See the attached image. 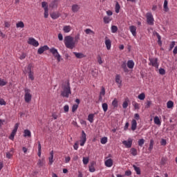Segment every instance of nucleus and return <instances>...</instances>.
<instances>
[{
	"mask_svg": "<svg viewBox=\"0 0 177 177\" xmlns=\"http://www.w3.org/2000/svg\"><path fill=\"white\" fill-rule=\"evenodd\" d=\"M64 44L68 49H74L75 48V41H74V38L71 36L64 37Z\"/></svg>",
	"mask_w": 177,
	"mask_h": 177,
	"instance_id": "f257e3e1",
	"label": "nucleus"
},
{
	"mask_svg": "<svg viewBox=\"0 0 177 177\" xmlns=\"http://www.w3.org/2000/svg\"><path fill=\"white\" fill-rule=\"evenodd\" d=\"M63 91H61V96L62 97H69L71 95V87L70 86V82L67 81L66 85L62 86Z\"/></svg>",
	"mask_w": 177,
	"mask_h": 177,
	"instance_id": "f03ea898",
	"label": "nucleus"
},
{
	"mask_svg": "<svg viewBox=\"0 0 177 177\" xmlns=\"http://www.w3.org/2000/svg\"><path fill=\"white\" fill-rule=\"evenodd\" d=\"M24 92H25V95H24L25 102L26 103H30L31 102V99H32V95L30 93L31 90H30V88H25Z\"/></svg>",
	"mask_w": 177,
	"mask_h": 177,
	"instance_id": "7ed1b4c3",
	"label": "nucleus"
},
{
	"mask_svg": "<svg viewBox=\"0 0 177 177\" xmlns=\"http://www.w3.org/2000/svg\"><path fill=\"white\" fill-rule=\"evenodd\" d=\"M50 53H52V55H53L54 57L57 59L58 62H61V60L62 59V56L60 55V54H59L57 49L55 48H50Z\"/></svg>",
	"mask_w": 177,
	"mask_h": 177,
	"instance_id": "20e7f679",
	"label": "nucleus"
},
{
	"mask_svg": "<svg viewBox=\"0 0 177 177\" xmlns=\"http://www.w3.org/2000/svg\"><path fill=\"white\" fill-rule=\"evenodd\" d=\"M147 23L149 26H154V18L153 17V14H151V12L147 13Z\"/></svg>",
	"mask_w": 177,
	"mask_h": 177,
	"instance_id": "39448f33",
	"label": "nucleus"
},
{
	"mask_svg": "<svg viewBox=\"0 0 177 177\" xmlns=\"http://www.w3.org/2000/svg\"><path fill=\"white\" fill-rule=\"evenodd\" d=\"M149 66H152L153 67H156V68H158V58H149Z\"/></svg>",
	"mask_w": 177,
	"mask_h": 177,
	"instance_id": "423d86ee",
	"label": "nucleus"
},
{
	"mask_svg": "<svg viewBox=\"0 0 177 177\" xmlns=\"http://www.w3.org/2000/svg\"><path fill=\"white\" fill-rule=\"evenodd\" d=\"M19 123H16L14 127V129L12 130L10 136H9V139L10 140H15V136H16V133H17V129H19Z\"/></svg>",
	"mask_w": 177,
	"mask_h": 177,
	"instance_id": "0eeeda50",
	"label": "nucleus"
},
{
	"mask_svg": "<svg viewBox=\"0 0 177 177\" xmlns=\"http://www.w3.org/2000/svg\"><path fill=\"white\" fill-rule=\"evenodd\" d=\"M28 44L29 45H32V46H35V48H37V46H39V43L38 42V41L35 40V39H34L33 37H30L28 39Z\"/></svg>",
	"mask_w": 177,
	"mask_h": 177,
	"instance_id": "6e6552de",
	"label": "nucleus"
},
{
	"mask_svg": "<svg viewBox=\"0 0 177 177\" xmlns=\"http://www.w3.org/2000/svg\"><path fill=\"white\" fill-rule=\"evenodd\" d=\"M86 142V133H85V131L83 130L82 131V136L80 138V146H84Z\"/></svg>",
	"mask_w": 177,
	"mask_h": 177,
	"instance_id": "1a4fd4ad",
	"label": "nucleus"
},
{
	"mask_svg": "<svg viewBox=\"0 0 177 177\" xmlns=\"http://www.w3.org/2000/svg\"><path fill=\"white\" fill-rule=\"evenodd\" d=\"M132 139L129 138L128 140L122 141V145H124L127 149H131L132 147Z\"/></svg>",
	"mask_w": 177,
	"mask_h": 177,
	"instance_id": "9d476101",
	"label": "nucleus"
},
{
	"mask_svg": "<svg viewBox=\"0 0 177 177\" xmlns=\"http://www.w3.org/2000/svg\"><path fill=\"white\" fill-rule=\"evenodd\" d=\"M45 50H49V46H48V45H45L39 48V49L37 50V54L42 55V53H44Z\"/></svg>",
	"mask_w": 177,
	"mask_h": 177,
	"instance_id": "9b49d317",
	"label": "nucleus"
},
{
	"mask_svg": "<svg viewBox=\"0 0 177 177\" xmlns=\"http://www.w3.org/2000/svg\"><path fill=\"white\" fill-rule=\"evenodd\" d=\"M105 45L108 50L111 49V40L107 37H105Z\"/></svg>",
	"mask_w": 177,
	"mask_h": 177,
	"instance_id": "f8f14e48",
	"label": "nucleus"
},
{
	"mask_svg": "<svg viewBox=\"0 0 177 177\" xmlns=\"http://www.w3.org/2000/svg\"><path fill=\"white\" fill-rule=\"evenodd\" d=\"M80 9H81V7H80L78 4L72 5L71 10L73 12V13H77V12L80 11Z\"/></svg>",
	"mask_w": 177,
	"mask_h": 177,
	"instance_id": "ddd939ff",
	"label": "nucleus"
},
{
	"mask_svg": "<svg viewBox=\"0 0 177 177\" xmlns=\"http://www.w3.org/2000/svg\"><path fill=\"white\" fill-rule=\"evenodd\" d=\"M105 166L108 167V168H111V167H113V159L109 158L104 162Z\"/></svg>",
	"mask_w": 177,
	"mask_h": 177,
	"instance_id": "4468645a",
	"label": "nucleus"
},
{
	"mask_svg": "<svg viewBox=\"0 0 177 177\" xmlns=\"http://www.w3.org/2000/svg\"><path fill=\"white\" fill-rule=\"evenodd\" d=\"M138 127V122L136 120L133 119L131 121V131H136V128Z\"/></svg>",
	"mask_w": 177,
	"mask_h": 177,
	"instance_id": "2eb2a0df",
	"label": "nucleus"
},
{
	"mask_svg": "<svg viewBox=\"0 0 177 177\" xmlns=\"http://www.w3.org/2000/svg\"><path fill=\"white\" fill-rule=\"evenodd\" d=\"M130 32H131L133 37H136V26H131L129 27Z\"/></svg>",
	"mask_w": 177,
	"mask_h": 177,
	"instance_id": "dca6fc26",
	"label": "nucleus"
},
{
	"mask_svg": "<svg viewBox=\"0 0 177 177\" xmlns=\"http://www.w3.org/2000/svg\"><path fill=\"white\" fill-rule=\"evenodd\" d=\"M50 16L53 19V20H56V19H59V17H60V14L59 12H52L50 14Z\"/></svg>",
	"mask_w": 177,
	"mask_h": 177,
	"instance_id": "f3484780",
	"label": "nucleus"
},
{
	"mask_svg": "<svg viewBox=\"0 0 177 177\" xmlns=\"http://www.w3.org/2000/svg\"><path fill=\"white\" fill-rule=\"evenodd\" d=\"M73 55H75L77 59H82L85 57V55L82 53L73 52Z\"/></svg>",
	"mask_w": 177,
	"mask_h": 177,
	"instance_id": "a211bd4d",
	"label": "nucleus"
},
{
	"mask_svg": "<svg viewBox=\"0 0 177 177\" xmlns=\"http://www.w3.org/2000/svg\"><path fill=\"white\" fill-rule=\"evenodd\" d=\"M24 138H31V131L28 129H26L24 131Z\"/></svg>",
	"mask_w": 177,
	"mask_h": 177,
	"instance_id": "6ab92c4d",
	"label": "nucleus"
},
{
	"mask_svg": "<svg viewBox=\"0 0 177 177\" xmlns=\"http://www.w3.org/2000/svg\"><path fill=\"white\" fill-rule=\"evenodd\" d=\"M127 67L129 68H133L135 67V62L133 60H129L127 62Z\"/></svg>",
	"mask_w": 177,
	"mask_h": 177,
	"instance_id": "aec40b11",
	"label": "nucleus"
},
{
	"mask_svg": "<svg viewBox=\"0 0 177 177\" xmlns=\"http://www.w3.org/2000/svg\"><path fill=\"white\" fill-rule=\"evenodd\" d=\"M49 164L50 165H52L53 164V151H51L50 152V156L48 158Z\"/></svg>",
	"mask_w": 177,
	"mask_h": 177,
	"instance_id": "412c9836",
	"label": "nucleus"
},
{
	"mask_svg": "<svg viewBox=\"0 0 177 177\" xmlns=\"http://www.w3.org/2000/svg\"><path fill=\"white\" fill-rule=\"evenodd\" d=\"M121 68L124 70V73H128V71H129L128 70V68L127 67V62H123L122 63Z\"/></svg>",
	"mask_w": 177,
	"mask_h": 177,
	"instance_id": "4be33fe9",
	"label": "nucleus"
},
{
	"mask_svg": "<svg viewBox=\"0 0 177 177\" xmlns=\"http://www.w3.org/2000/svg\"><path fill=\"white\" fill-rule=\"evenodd\" d=\"M155 35H156V37L158 38V45H160L161 46L162 45V41H161V36L157 32H155Z\"/></svg>",
	"mask_w": 177,
	"mask_h": 177,
	"instance_id": "5701e85b",
	"label": "nucleus"
},
{
	"mask_svg": "<svg viewBox=\"0 0 177 177\" xmlns=\"http://www.w3.org/2000/svg\"><path fill=\"white\" fill-rule=\"evenodd\" d=\"M153 121L156 125H161V120H160V118H158V116H155Z\"/></svg>",
	"mask_w": 177,
	"mask_h": 177,
	"instance_id": "b1692460",
	"label": "nucleus"
},
{
	"mask_svg": "<svg viewBox=\"0 0 177 177\" xmlns=\"http://www.w3.org/2000/svg\"><path fill=\"white\" fill-rule=\"evenodd\" d=\"M115 83L118 84L119 85H121V84H122V81L121 80V76H120V75H117L115 76Z\"/></svg>",
	"mask_w": 177,
	"mask_h": 177,
	"instance_id": "393cba45",
	"label": "nucleus"
},
{
	"mask_svg": "<svg viewBox=\"0 0 177 177\" xmlns=\"http://www.w3.org/2000/svg\"><path fill=\"white\" fill-rule=\"evenodd\" d=\"M133 168L134 169V171L136 172L137 175H140L141 174L140 167L133 165Z\"/></svg>",
	"mask_w": 177,
	"mask_h": 177,
	"instance_id": "a878e982",
	"label": "nucleus"
},
{
	"mask_svg": "<svg viewBox=\"0 0 177 177\" xmlns=\"http://www.w3.org/2000/svg\"><path fill=\"white\" fill-rule=\"evenodd\" d=\"M63 31L64 32H70V31H71V26H64L63 28Z\"/></svg>",
	"mask_w": 177,
	"mask_h": 177,
	"instance_id": "bb28decb",
	"label": "nucleus"
},
{
	"mask_svg": "<svg viewBox=\"0 0 177 177\" xmlns=\"http://www.w3.org/2000/svg\"><path fill=\"white\" fill-rule=\"evenodd\" d=\"M17 28H24V23L21 21H19L16 24Z\"/></svg>",
	"mask_w": 177,
	"mask_h": 177,
	"instance_id": "cd10ccee",
	"label": "nucleus"
},
{
	"mask_svg": "<svg viewBox=\"0 0 177 177\" xmlns=\"http://www.w3.org/2000/svg\"><path fill=\"white\" fill-rule=\"evenodd\" d=\"M93 118H95V114L91 113L88 115V121L92 124L93 122Z\"/></svg>",
	"mask_w": 177,
	"mask_h": 177,
	"instance_id": "c85d7f7f",
	"label": "nucleus"
},
{
	"mask_svg": "<svg viewBox=\"0 0 177 177\" xmlns=\"http://www.w3.org/2000/svg\"><path fill=\"white\" fill-rule=\"evenodd\" d=\"M163 8L165 9V12H168L169 10V8H168V1L165 0Z\"/></svg>",
	"mask_w": 177,
	"mask_h": 177,
	"instance_id": "c756f323",
	"label": "nucleus"
},
{
	"mask_svg": "<svg viewBox=\"0 0 177 177\" xmlns=\"http://www.w3.org/2000/svg\"><path fill=\"white\" fill-rule=\"evenodd\" d=\"M120 9H121V6L120 3L117 1L115 7V13H120Z\"/></svg>",
	"mask_w": 177,
	"mask_h": 177,
	"instance_id": "7c9ffc66",
	"label": "nucleus"
},
{
	"mask_svg": "<svg viewBox=\"0 0 177 177\" xmlns=\"http://www.w3.org/2000/svg\"><path fill=\"white\" fill-rule=\"evenodd\" d=\"M130 153L133 156H138V150L136 148H131L130 150Z\"/></svg>",
	"mask_w": 177,
	"mask_h": 177,
	"instance_id": "2f4dec72",
	"label": "nucleus"
},
{
	"mask_svg": "<svg viewBox=\"0 0 177 177\" xmlns=\"http://www.w3.org/2000/svg\"><path fill=\"white\" fill-rule=\"evenodd\" d=\"M167 109H172V107H174V102L171 100L168 101L167 103Z\"/></svg>",
	"mask_w": 177,
	"mask_h": 177,
	"instance_id": "473e14b6",
	"label": "nucleus"
},
{
	"mask_svg": "<svg viewBox=\"0 0 177 177\" xmlns=\"http://www.w3.org/2000/svg\"><path fill=\"white\" fill-rule=\"evenodd\" d=\"M44 17L45 19H48L49 17V8H46L44 10Z\"/></svg>",
	"mask_w": 177,
	"mask_h": 177,
	"instance_id": "72a5a7b5",
	"label": "nucleus"
},
{
	"mask_svg": "<svg viewBox=\"0 0 177 177\" xmlns=\"http://www.w3.org/2000/svg\"><path fill=\"white\" fill-rule=\"evenodd\" d=\"M153 146H154V140H150L149 150L151 151L153 150Z\"/></svg>",
	"mask_w": 177,
	"mask_h": 177,
	"instance_id": "f704fd0d",
	"label": "nucleus"
},
{
	"mask_svg": "<svg viewBox=\"0 0 177 177\" xmlns=\"http://www.w3.org/2000/svg\"><path fill=\"white\" fill-rule=\"evenodd\" d=\"M102 109L104 111V113H106L107 110H109V105L107 104V103L102 104Z\"/></svg>",
	"mask_w": 177,
	"mask_h": 177,
	"instance_id": "c9c22d12",
	"label": "nucleus"
},
{
	"mask_svg": "<svg viewBox=\"0 0 177 177\" xmlns=\"http://www.w3.org/2000/svg\"><path fill=\"white\" fill-rule=\"evenodd\" d=\"M111 21V19H110V17H104V23L105 24H109Z\"/></svg>",
	"mask_w": 177,
	"mask_h": 177,
	"instance_id": "e433bc0d",
	"label": "nucleus"
},
{
	"mask_svg": "<svg viewBox=\"0 0 177 177\" xmlns=\"http://www.w3.org/2000/svg\"><path fill=\"white\" fill-rule=\"evenodd\" d=\"M143 145H145V139H140L138 140V146H140V147H143Z\"/></svg>",
	"mask_w": 177,
	"mask_h": 177,
	"instance_id": "4c0bfd02",
	"label": "nucleus"
},
{
	"mask_svg": "<svg viewBox=\"0 0 177 177\" xmlns=\"http://www.w3.org/2000/svg\"><path fill=\"white\" fill-rule=\"evenodd\" d=\"M84 32H86V34L87 35H89V34H92L93 35H94L95 34V32H93V30L89 29V28H87L84 30Z\"/></svg>",
	"mask_w": 177,
	"mask_h": 177,
	"instance_id": "58836bf2",
	"label": "nucleus"
},
{
	"mask_svg": "<svg viewBox=\"0 0 177 177\" xmlns=\"http://www.w3.org/2000/svg\"><path fill=\"white\" fill-rule=\"evenodd\" d=\"M89 162V158L88 157H83V164L84 165H87V164Z\"/></svg>",
	"mask_w": 177,
	"mask_h": 177,
	"instance_id": "ea45409f",
	"label": "nucleus"
},
{
	"mask_svg": "<svg viewBox=\"0 0 177 177\" xmlns=\"http://www.w3.org/2000/svg\"><path fill=\"white\" fill-rule=\"evenodd\" d=\"M117 31H118V28L115 26H111V32H113V34L117 32Z\"/></svg>",
	"mask_w": 177,
	"mask_h": 177,
	"instance_id": "a19ab883",
	"label": "nucleus"
},
{
	"mask_svg": "<svg viewBox=\"0 0 177 177\" xmlns=\"http://www.w3.org/2000/svg\"><path fill=\"white\" fill-rule=\"evenodd\" d=\"M112 106L113 107H118V101L115 98L112 102Z\"/></svg>",
	"mask_w": 177,
	"mask_h": 177,
	"instance_id": "79ce46f5",
	"label": "nucleus"
},
{
	"mask_svg": "<svg viewBox=\"0 0 177 177\" xmlns=\"http://www.w3.org/2000/svg\"><path fill=\"white\" fill-rule=\"evenodd\" d=\"M77 109H78V104H73L72 106V113H75Z\"/></svg>",
	"mask_w": 177,
	"mask_h": 177,
	"instance_id": "37998d69",
	"label": "nucleus"
},
{
	"mask_svg": "<svg viewBox=\"0 0 177 177\" xmlns=\"http://www.w3.org/2000/svg\"><path fill=\"white\" fill-rule=\"evenodd\" d=\"M102 145H106L107 143V137H103L100 140Z\"/></svg>",
	"mask_w": 177,
	"mask_h": 177,
	"instance_id": "c03bdc74",
	"label": "nucleus"
},
{
	"mask_svg": "<svg viewBox=\"0 0 177 177\" xmlns=\"http://www.w3.org/2000/svg\"><path fill=\"white\" fill-rule=\"evenodd\" d=\"M145 97H146V95H145L144 93H142L138 95V99H140V100H145Z\"/></svg>",
	"mask_w": 177,
	"mask_h": 177,
	"instance_id": "a18cd8bd",
	"label": "nucleus"
},
{
	"mask_svg": "<svg viewBox=\"0 0 177 177\" xmlns=\"http://www.w3.org/2000/svg\"><path fill=\"white\" fill-rule=\"evenodd\" d=\"M28 77L31 81H34V72H29L28 73Z\"/></svg>",
	"mask_w": 177,
	"mask_h": 177,
	"instance_id": "49530a36",
	"label": "nucleus"
},
{
	"mask_svg": "<svg viewBox=\"0 0 177 177\" xmlns=\"http://www.w3.org/2000/svg\"><path fill=\"white\" fill-rule=\"evenodd\" d=\"M32 64H29L28 67H27V70H28V73H32Z\"/></svg>",
	"mask_w": 177,
	"mask_h": 177,
	"instance_id": "de8ad7c7",
	"label": "nucleus"
},
{
	"mask_svg": "<svg viewBox=\"0 0 177 177\" xmlns=\"http://www.w3.org/2000/svg\"><path fill=\"white\" fill-rule=\"evenodd\" d=\"M167 158H162L160 161L161 165H165V164H167Z\"/></svg>",
	"mask_w": 177,
	"mask_h": 177,
	"instance_id": "09e8293b",
	"label": "nucleus"
},
{
	"mask_svg": "<svg viewBox=\"0 0 177 177\" xmlns=\"http://www.w3.org/2000/svg\"><path fill=\"white\" fill-rule=\"evenodd\" d=\"M100 95L102 96H104V95H106V89H104V87H102Z\"/></svg>",
	"mask_w": 177,
	"mask_h": 177,
	"instance_id": "8fccbe9b",
	"label": "nucleus"
},
{
	"mask_svg": "<svg viewBox=\"0 0 177 177\" xmlns=\"http://www.w3.org/2000/svg\"><path fill=\"white\" fill-rule=\"evenodd\" d=\"M41 6L44 10L48 8V3L46 1L41 2Z\"/></svg>",
	"mask_w": 177,
	"mask_h": 177,
	"instance_id": "3c124183",
	"label": "nucleus"
},
{
	"mask_svg": "<svg viewBox=\"0 0 177 177\" xmlns=\"http://www.w3.org/2000/svg\"><path fill=\"white\" fill-rule=\"evenodd\" d=\"M159 74H160L161 75H165V69L160 68L159 69Z\"/></svg>",
	"mask_w": 177,
	"mask_h": 177,
	"instance_id": "603ef678",
	"label": "nucleus"
},
{
	"mask_svg": "<svg viewBox=\"0 0 177 177\" xmlns=\"http://www.w3.org/2000/svg\"><path fill=\"white\" fill-rule=\"evenodd\" d=\"M0 104L1 106H6V102L3 98H0Z\"/></svg>",
	"mask_w": 177,
	"mask_h": 177,
	"instance_id": "864d4df0",
	"label": "nucleus"
},
{
	"mask_svg": "<svg viewBox=\"0 0 177 177\" xmlns=\"http://www.w3.org/2000/svg\"><path fill=\"white\" fill-rule=\"evenodd\" d=\"M133 106L135 110H139V109H140L139 104H138L137 102H134V104H133Z\"/></svg>",
	"mask_w": 177,
	"mask_h": 177,
	"instance_id": "5fc2aeb1",
	"label": "nucleus"
},
{
	"mask_svg": "<svg viewBox=\"0 0 177 177\" xmlns=\"http://www.w3.org/2000/svg\"><path fill=\"white\" fill-rule=\"evenodd\" d=\"M174 47H175V41H171V43L170 44V46H169V50L174 49Z\"/></svg>",
	"mask_w": 177,
	"mask_h": 177,
	"instance_id": "6e6d98bb",
	"label": "nucleus"
},
{
	"mask_svg": "<svg viewBox=\"0 0 177 177\" xmlns=\"http://www.w3.org/2000/svg\"><path fill=\"white\" fill-rule=\"evenodd\" d=\"M132 175V171L131 170H127L125 171L126 176H131Z\"/></svg>",
	"mask_w": 177,
	"mask_h": 177,
	"instance_id": "4d7b16f0",
	"label": "nucleus"
},
{
	"mask_svg": "<svg viewBox=\"0 0 177 177\" xmlns=\"http://www.w3.org/2000/svg\"><path fill=\"white\" fill-rule=\"evenodd\" d=\"M160 145L162 146H165L167 145V140L162 139L161 141H160Z\"/></svg>",
	"mask_w": 177,
	"mask_h": 177,
	"instance_id": "13d9d810",
	"label": "nucleus"
},
{
	"mask_svg": "<svg viewBox=\"0 0 177 177\" xmlns=\"http://www.w3.org/2000/svg\"><path fill=\"white\" fill-rule=\"evenodd\" d=\"M88 169L91 172H95V167L92 165L88 167Z\"/></svg>",
	"mask_w": 177,
	"mask_h": 177,
	"instance_id": "bf43d9fd",
	"label": "nucleus"
},
{
	"mask_svg": "<svg viewBox=\"0 0 177 177\" xmlns=\"http://www.w3.org/2000/svg\"><path fill=\"white\" fill-rule=\"evenodd\" d=\"M123 109H127L128 107V101H124L122 104Z\"/></svg>",
	"mask_w": 177,
	"mask_h": 177,
	"instance_id": "052dcab7",
	"label": "nucleus"
},
{
	"mask_svg": "<svg viewBox=\"0 0 177 177\" xmlns=\"http://www.w3.org/2000/svg\"><path fill=\"white\" fill-rule=\"evenodd\" d=\"M37 165H39V167H44V162L41 160H39L37 162Z\"/></svg>",
	"mask_w": 177,
	"mask_h": 177,
	"instance_id": "680f3d73",
	"label": "nucleus"
},
{
	"mask_svg": "<svg viewBox=\"0 0 177 177\" xmlns=\"http://www.w3.org/2000/svg\"><path fill=\"white\" fill-rule=\"evenodd\" d=\"M97 62L99 64H102L103 63V61H102V57H100V55H98L97 57Z\"/></svg>",
	"mask_w": 177,
	"mask_h": 177,
	"instance_id": "e2e57ef3",
	"label": "nucleus"
},
{
	"mask_svg": "<svg viewBox=\"0 0 177 177\" xmlns=\"http://www.w3.org/2000/svg\"><path fill=\"white\" fill-rule=\"evenodd\" d=\"M68 110H69L68 105H65L64 106V111H65V113H68Z\"/></svg>",
	"mask_w": 177,
	"mask_h": 177,
	"instance_id": "0e129e2a",
	"label": "nucleus"
},
{
	"mask_svg": "<svg viewBox=\"0 0 177 177\" xmlns=\"http://www.w3.org/2000/svg\"><path fill=\"white\" fill-rule=\"evenodd\" d=\"M26 56L25 53H22L19 57L20 60H24V59H26Z\"/></svg>",
	"mask_w": 177,
	"mask_h": 177,
	"instance_id": "69168bd1",
	"label": "nucleus"
},
{
	"mask_svg": "<svg viewBox=\"0 0 177 177\" xmlns=\"http://www.w3.org/2000/svg\"><path fill=\"white\" fill-rule=\"evenodd\" d=\"M80 34H77L75 37V42H78V41H80Z\"/></svg>",
	"mask_w": 177,
	"mask_h": 177,
	"instance_id": "338daca9",
	"label": "nucleus"
},
{
	"mask_svg": "<svg viewBox=\"0 0 177 177\" xmlns=\"http://www.w3.org/2000/svg\"><path fill=\"white\" fill-rule=\"evenodd\" d=\"M58 39L59 41H63V35L62 33L58 34Z\"/></svg>",
	"mask_w": 177,
	"mask_h": 177,
	"instance_id": "774afa93",
	"label": "nucleus"
}]
</instances>
